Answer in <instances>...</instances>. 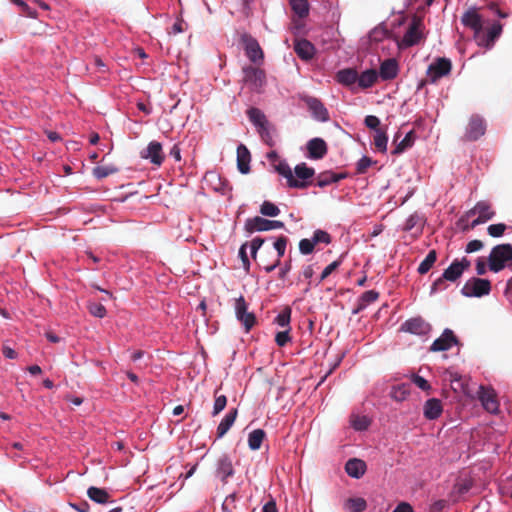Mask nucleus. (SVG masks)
Instances as JSON below:
<instances>
[{"mask_svg":"<svg viewBox=\"0 0 512 512\" xmlns=\"http://www.w3.org/2000/svg\"><path fill=\"white\" fill-rule=\"evenodd\" d=\"M512 261V245L509 243L499 244L492 248L488 257L489 269L498 273Z\"/></svg>","mask_w":512,"mask_h":512,"instance_id":"obj_1","label":"nucleus"},{"mask_svg":"<svg viewBox=\"0 0 512 512\" xmlns=\"http://www.w3.org/2000/svg\"><path fill=\"white\" fill-rule=\"evenodd\" d=\"M243 82L249 89V92L262 94L264 93V86L266 84V75L264 70L259 66L247 65L243 67Z\"/></svg>","mask_w":512,"mask_h":512,"instance_id":"obj_2","label":"nucleus"},{"mask_svg":"<svg viewBox=\"0 0 512 512\" xmlns=\"http://www.w3.org/2000/svg\"><path fill=\"white\" fill-rule=\"evenodd\" d=\"M486 130V120L478 114H472L467 120L461 139L464 142L477 141L485 135Z\"/></svg>","mask_w":512,"mask_h":512,"instance_id":"obj_3","label":"nucleus"},{"mask_svg":"<svg viewBox=\"0 0 512 512\" xmlns=\"http://www.w3.org/2000/svg\"><path fill=\"white\" fill-rule=\"evenodd\" d=\"M240 42L243 45L245 55L253 64L259 66L263 63L264 52L257 39L248 33H243Z\"/></svg>","mask_w":512,"mask_h":512,"instance_id":"obj_4","label":"nucleus"},{"mask_svg":"<svg viewBox=\"0 0 512 512\" xmlns=\"http://www.w3.org/2000/svg\"><path fill=\"white\" fill-rule=\"evenodd\" d=\"M490 292V280L477 277L468 279L461 289V293L466 297H483Z\"/></svg>","mask_w":512,"mask_h":512,"instance_id":"obj_5","label":"nucleus"},{"mask_svg":"<svg viewBox=\"0 0 512 512\" xmlns=\"http://www.w3.org/2000/svg\"><path fill=\"white\" fill-rule=\"evenodd\" d=\"M234 308L237 320L244 326L245 332H249L256 324V316L248 312V304L242 295L235 300Z\"/></svg>","mask_w":512,"mask_h":512,"instance_id":"obj_6","label":"nucleus"},{"mask_svg":"<svg viewBox=\"0 0 512 512\" xmlns=\"http://www.w3.org/2000/svg\"><path fill=\"white\" fill-rule=\"evenodd\" d=\"M461 23L474 31L475 39L483 30V17L477 7H470L461 17Z\"/></svg>","mask_w":512,"mask_h":512,"instance_id":"obj_7","label":"nucleus"},{"mask_svg":"<svg viewBox=\"0 0 512 512\" xmlns=\"http://www.w3.org/2000/svg\"><path fill=\"white\" fill-rule=\"evenodd\" d=\"M470 265L471 262L466 257H463L461 260H454L450 266L444 270L442 274L443 279L455 282L462 276L463 272L470 267Z\"/></svg>","mask_w":512,"mask_h":512,"instance_id":"obj_8","label":"nucleus"},{"mask_svg":"<svg viewBox=\"0 0 512 512\" xmlns=\"http://www.w3.org/2000/svg\"><path fill=\"white\" fill-rule=\"evenodd\" d=\"M502 29V25L499 22H494L491 27L487 29L486 33L481 32L479 36H477L476 41L478 45L490 49L500 37Z\"/></svg>","mask_w":512,"mask_h":512,"instance_id":"obj_9","label":"nucleus"},{"mask_svg":"<svg viewBox=\"0 0 512 512\" xmlns=\"http://www.w3.org/2000/svg\"><path fill=\"white\" fill-rule=\"evenodd\" d=\"M430 330V324L421 317L408 319L401 325V331L415 335H426Z\"/></svg>","mask_w":512,"mask_h":512,"instance_id":"obj_10","label":"nucleus"},{"mask_svg":"<svg viewBox=\"0 0 512 512\" xmlns=\"http://www.w3.org/2000/svg\"><path fill=\"white\" fill-rule=\"evenodd\" d=\"M458 343L459 341L453 331L447 328L443 331L442 335L432 343L430 350L433 352L447 351Z\"/></svg>","mask_w":512,"mask_h":512,"instance_id":"obj_11","label":"nucleus"},{"mask_svg":"<svg viewBox=\"0 0 512 512\" xmlns=\"http://www.w3.org/2000/svg\"><path fill=\"white\" fill-rule=\"evenodd\" d=\"M479 400L484 409L489 413H497L499 410V403L493 389L480 386Z\"/></svg>","mask_w":512,"mask_h":512,"instance_id":"obj_12","label":"nucleus"},{"mask_svg":"<svg viewBox=\"0 0 512 512\" xmlns=\"http://www.w3.org/2000/svg\"><path fill=\"white\" fill-rule=\"evenodd\" d=\"M307 107L311 116L320 122H327L330 119L329 112L325 105L318 98H306Z\"/></svg>","mask_w":512,"mask_h":512,"instance_id":"obj_13","label":"nucleus"},{"mask_svg":"<svg viewBox=\"0 0 512 512\" xmlns=\"http://www.w3.org/2000/svg\"><path fill=\"white\" fill-rule=\"evenodd\" d=\"M216 475L226 483L229 477L234 475L232 460L228 455H222L217 460Z\"/></svg>","mask_w":512,"mask_h":512,"instance_id":"obj_14","label":"nucleus"},{"mask_svg":"<svg viewBox=\"0 0 512 512\" xmlns=\"http://www.w3.org/2000/svg\"><path fill=\"white\" fill-rule=\"evenodd\" d=\"M419 27L420 21L414 19L402 38V44L405 47H411L420 42L422 34Z\"/></svg>","mask_w":512,"mask_h":512,"instance_id":"obj_15","label":"nucleus"},{"mask_svg":"<svg viewBox=\"0 0 512 512\" xmlns=\"http://www.w3.org/2000/svg\"><path fill=\"white\" fill-rule=\"evenodd\" d=\"M142 157L149 159L151 163L160 166L164 160L161 143L151 141L148 144L146 151L142 154Z\"/></svg>","mask_w":512,"mask_h":512,"instance_id":"obj_16","label":"nucleus"},{"mask_svg":"<svg viewBox=\"0 0 512 512\" xmlns=\"http://www.w3.org/2000/svg\"><path fill=\"white\" fill-rule=\"evenodd\" d=\"M276 171L286 178L287 185L291 188L297 189H305L306 183L299 182L293 175L290 166L286 162H279L278 165L275 166Z\"/></svg>","mask_w":512,"mask_h":512,"instance_id":"obj_17","label":"nucleus"},{"mask_svg":"<svg viewBox=\"0 0 512 512\" xmlns=\"http://www.w3.org/2000/svg\"><path fill=\"white\" fill-rule=\"evenodd\" d=\"M477 215L485 222L491 220L495 216V211L492 209L491 204L487 201H479L476 205L467 212V216Z\"/></svg>","mask_w":512,"mask_h":512,"instance_id":"obj_18","label":"nucleus"},{"mask_svg":"<svg viewBox=\"0 0 512 512\" xmlns=\"http://www.w3.org/2000/svg\"><path fill=\"white\" fill-rule=\"evenodd\" d=\"M336 79L339 83L351 88L353 92H357L358 73L355 69H343L337 72Z\"/></svg>","mask_w":512,"mask_h":512,"instance_id":"obj_19","label":"nucleus"},{"mask_svg":"<svg viewBox=\"0 0 512 512\" xmlns=\"http://www.w3.org/2000/svg\"><path fill=\"white\" fill-rule=\"evenodd\" d=\"M307 150L311 159H321L327 154V144L322 138H313L307 143Z\"/></svg>","mask_w":512,"mask_h":512,"instance_id":"obj_20","label":"nucleus"},{"mask_svg":"<svg viewBox=\"0 0 512 512\" xmlns=\"http://www.w3.org/2000/svg\"><path fill=\"white\" fill-rule=\"evenodd\" d=\"M451 62L446 58H438L433 64L430 65L428 72L434 80L447 75L451 71Z\"/></svg>","mask_w":512,"mask_h":512,"instance_id":"obj_21","label":"nucleus"},{"mask_svg":"<svg viewBox=\"0 0 512 512\" xmlns=\"http://www.w3.org/2000/svg\"><path fill=\"white\" fill-rule=\"evenodd\" d=\"M366 468V463L358 458L349 459L345 464L346 473L356 479L361 478L365 474Z\"/></svg>","mask_w":512,"mask_h":512,"instance_id":"obj_22","label":"nucleus"},{"mask_svg":"<svg viewBox=\"0 0 512 512\" xmlns=\"http://www.w3.org/2000/svg\"><path fill=\"white\" fill-rule=\"evenodd\" d=\"M244 228L248 233L269 231L270 220L262 218L260 216L248 218L245 222Z\"/></svg>","mask_w":512,"mask_h":512,"instance_id":"obj_23","label":"nucleus"},{"mask_svg":"<svg viewBox=\"0 0 512 512\" xmlns=\"http://www.w3.org/2000/svg\"><path fill=\"white\" fill-rule=\"evenodd\" d=\"M251 155L248 148L240 144L237 147V168L242 174H247L250 171Z\"/></svg>","mask_w":512,"mask_h":512,"instance_id":"obj_24","label":"nucleus"},{"mask_svg":"<svg viewBox=\"0 0 512 512\" xmlns=\"http://www.w3.org/2000/svg\"><path fill=\"white\" fill-rule=\"evenodd\" d=\"M294 50L302 60L312 59L315 53V47L306 39L297 40L294 44Z\"/></svg>","mask_w":512,"mask_h":512,"instance_id":"obj_25","label":"nucleus"},{"mask_svg":"<svg viewBox=\"0 0 512 512\" xmlns=\"http://www.w3.org/2000/svg\"><path fill=\"white\" fill-rule=\"evenodd\" d=\"M443 412L442 403L437 398L428 399L424 404V416L429 420L437 419Z\"/></svg>","mask_w":512,"mask_h":512,"instance_id":"obj_26","label":"nucleus"},{"mask_svg":"<svg viewBox=\"0 0 512 512\" xmlns=\"http://www.w3.org/2000/svg\"><path fill=\"white\" fill-rule=\"evenodd\" d=\"M397 71V61L393 58H389L381 63L378 77L380 76L384 80L393 79L396 77Z\"/></svg>","mask_w":512,"mask_h":512,"instance_id":"obj_27","label":"nucleus"},{"mask_svg":"<svg viewBox=\"0 0 512 512\" xmlns=\"http://www.w3.org/2000/svg\"><path fill=\"white\" fill-rule=\"evenodd\" d=\"M237 414V409H232L224 416L217 427L218 438H222L229 431L237 418Z\"/></svg>","mask_w":512,"mask_h":512,"instance_id":"obj_28","label":"nucleus"},{"mask_svg":"<svg viewBox=\"0 0 512 512\" xmlns=\"http://www.w3.org/2000/svg\"><path fill=\"white\" fill-rule=\"evenodd\" d=\"M287 243H288V239L285 236H279L276 239V241L274 242V248L277 251L278 257H277V260L273 264L265 267V271L267 273L272 272L280 264V259L285 254Z\"/></svg>","mask_w":512,"mask_h":512,"instance_id":"obj_29","label":"nucleus"},{"mask_svg":"<svg viewBox=\"0 0 512 512\" xmlns=\"http://www.w3.org/2000/svg\"><path fill=\"white\" fill-rule=\"evenodd\" d=\"M346 177L345 174H336L332 171H324L320 173L316 178V185L318 187H325L332 183H336Z\"/></svg>","mask_w":512,"mask_h":512,"instance_id":"obj_30","label":"nucleus"},{"mask_svg":"<svg viewBox=\"0 0 512 512\" xmlns=\"http://www.w3.org/2000/svg\"><path fill=\"white\" fill-rule=\"evenodd\" d=\"M378 79V73L375 69H369L358 74L357 89H365L371 87Z\"/></svg>","mask_w":512,"mask_h":512,"instance_id":"obj_31","label":"nucleus"},{"mask_svg":"<svg viewBox=\"0 0 512 512\" xmlns=\"http://www.w3.org/2000/svg\"><path fill=\"white\" fill-rule=\"evenodd\" d=\"M294 172H295V175L298 178L297 180L299 182L306 183V188L310 184L309 179H311L315 174L314 169L311 167H308L306 165V163H300V164L296 165Z\"/></svg>","mask_w":512,"mask_h":512,"instance_id":"obj_32","label":"nucleus"},{"mask_svg":"<svg viewBox=\"0 0 512 512\" xmlns=\"http://www.w3.org/2000/svg\"><path fill=\"white\" fill-rule=\"evenodd\" d=\"M247 115H248L249 120L256 126L257 130L268 125L266 116L258 108H255V107L249 108L247 110Z\"/></svg>","mask_w":512,"mask_h":512,"instance_id":"obj_33","label":"nucleus"},{"mask_svg":"<svg viewBox=\"0 0 512 512\" xmlns=\"http://www.w3.org/2000/svg\"><path fill=\"white\" fill-rule=\"evenodd\" d=\"M379 293L375 290L365 291L358 300L357 308L354 313L364 310L369 304L377 301Z\"/></svg>","mask_w":512,"mask_h":512,"instance_id":"obj_34","label":"nucleus"},{"mask_svg":"<svg viewBox=\"0 0 512 512\" xmlns=\"http://www.w3.org/2000/svg\"><path fill=\"white\" fill-rule=\"evenodd\" d=\"M87 495L92 501L99 504L107 503L110 498L109 493L105 489L94 486L88 488Z\"/></svg>","mask_w":512,"mask_h":512,"instance_id":"obj_35","label":"nucleus"},{"mask_svg":"<svg viewBox=\"0 0 512 512\" xmlns=\"http://www.w3.org/2000/svg\"><path fill=\"white\" fill-rule=\"evenodd\" d=\"M410 394V385L407 383H402L392 387L390 392V396L395 401L401 402L404 401L408 395Z\"/></svg>","mask_w":512,"mask_h":512,"instance_id":"obj_36","label":"nucleus"},{"mask_svg":"<svg viewBox=\"0 0 512 512\" xmlns=\"http://www.w3.org/2000/svg\"><path fill=\"white\" fill-rule=\"evenodd\" d=\"M266 434L262 429L253 430L248 437V445L251 450H258L265 438Z\"/></svg>","mask_w":512,"mask_h":512,"instance_id":"obj_37","label":"nucleus"},{"mask_svg":"<svg viewBox=\"0 0 512 512\" xmlns=\"http://www.w3.org/2000/svg\"><path fill=\"white\" fill-rule=\"evenodd\" d=\"M350 423L356 431H364L370 426L371 420L365 415L352 414Z\"/></svg>","mask_w":512,"mask_h":512,"instance_id":"obj_38","label":"nucleus"},{"mask_svg":"<svg viewBox=\"0 0 512 512\" xmlns=\"http://www.w3.org/2000/svg\"><path fill=\"white\" fill-rule=\"evenodd\" d=\"M388 136L383 129H376L373 136V143L379 152L385 153L387 151Z\"/></svg>","mask_w":512,"mask_h":512,"instance_id":"obj_39","label":"nucleus"},{"mask_svg":"<svg viewBox=\"0 0 512 512\" xmlns=\"http://www.w3.org/2000/svg\"><path fill=\"white\" fill-rule=\"evenodd\" d=\"M437 260V253L435 250H430L425 259L418 266V273L421 275L426 274L435 264Z\"/></svg>","mask_w":512,"mask_h":512,"instance_id":"obj_40","label":"nucleus"},{"mask_svg":"<svg viewBox=\"0 0 512 512\" xmlns=\"http://www.w3.org/2000/svg\"><path fill=\"white\" fill-rule=\"evenodd\" d=\"M415 140L414 131L408 132L405 137L396 145L395 149L392 151V154L398 155L403 153L406 149L410 148Z\"/></svg>","mask_w":512,"mask_h":512,"instance_id":"obj_41","label":"nucleus"},{"mask_svg":"<svg viewBox=\"0 0 512 512\" xmlns=\"http://www.w3.org/2000/svg\"><path fill=\"white\" fill-rule=\"evenodd\" d=\"M117 172L118 169L114 166H96L92 170L93 176L98 180L104 179Z\"/></svg>","mask_w":512,"mask_h":512,"instance_id":"obj_42","label":"nucleus"},{"mask_svg":"<svg viewBox=\"0 0 512 512\" xmlns=\"http://www.w3.org/2000/svg\"><path fill=\"white\" fill-rule=\"evenodd\" d=\"M345 505L352 512H363L367 508L366 500L361 497L349 498Z\"/></svg>","mask_w":512,"mask_h":512,"instance_id":"obj_43","label":"nucleus"},{"mask_svg":"<svg viewBox=\"0 0 512 512\" xmlns=\"http://www.w3.org/2000/svg\"><path fill=\"white\" fill-rule=\"evenodd\" d=\"M293 11L299 17H305L309 13V6L307 0H290Z\"/></svg>","mask_w":512,"mask_h":512,"instance_id":"obj_44","label":"nucleus"},{"mask_svg":"<svg viewBox=\"0 0 512 512\" xmlns=\"http://www.w3.org/2000/svg\"><path fill=\"white\" fill-rule=\"evenodd\" d=\"M260 213L268 217H276L280 213V209L270 201H264L260 206Z\"/></svg>","mask_w":512,"mask_h":512,"instance_id":"obj_45","label":"nucleus"},{"mask_svg":"<svg viewBox=\"0 0 512 512\" xmlns=\"http://www.w3.org/2000/svg\"><path fill=\"white\" fill-rule=\"evenodd\" d=\"M291 319V308L285 307L275 318V322L281 327H288Z\"/></svg>","mask_w":512,"mask_h":512,"instance_id":"obj_46","label":"nucleus"},{"mask_svg":"<svg viewBox=\"0 0 512 512\" xmlns=\"http://www.w3.org/2000/svg\"><path fill=\"white\" fill-rule=\"evenodd\" d=\"M217 392H218V390H216L214 393L215 401H214V406H213V411H212L213 416L218 415L226 407V404H227V397L225 395L218 396Z\"/></svg>","mask_w":512,"mask_h":512,"instance_id":"obj_47","label":"nucleus"},{"mask_svg":"<svg viewBox=\"0 0 512 512\" xmlns=\"http://www.w3.org/2000/svg\"><path fill=\"white\" fill-rule=\"evenodd\" d=\"M506 229L507 226L504 223L491 224L488 226L487 232L491 237L498 238L505 233Z\"/></svg>","mask_w":512,"mask_h":512,"instance_id":"obj_48","label":"nucleus"},{"mask_svg":"<svg viewBox=\"0 0 512 512\" xmlns=\"http://www.w3.org/2000/svg\"><path fill=\"white\" fill-rule=\"evenodd\" d=\"M312 240L315 245L319 243L330 244L331 236L326 231L318 229L314 231Z\"/></svg>","mask_w":512,"mask_h":512,"instance_id":"obj_49","label":"nucleus"},{"mask_svg":"<svg viewBox=\"0 0 512 512\" xmlns=\"http://www.w3.org/2000/svg\"><path fill=\"white\" fill-rule=\"evenodd\" d=\"M236 500H237L236 493H232V494L228 495L222 504V511L223 512H234V510L237 508Z\"/></svg>","mask_w":512,"mask_h":512,"instance_id":"obj_50","label":"nucleus"},{"mask_svg":"<svg viewBox=\"0 0 512 512\" xmlns=\"http://www.w3.org/2000/svg\"><path fill=\"white\" fill-rule=\"evenodd\" d=\"M376 162L373 161L370 157L368 156H363L358 162H357V173L358 174H364L366 173L367 169L375 164Z\"/></svg>","mask_w":512,"mask_h":512,"instance_id":"obj_51","label":"nucleus"},{"mask_svg":"<svg viewBox=\"0 0 512 512\" xmlns=\"http://www.w3.org/2000/svg\"><path fill=\"white\" fill-rule=\"evenodd\" d=\"M473 486V483L470 479H462L460 481H458L455 486H454V490L458 493V494H465L467 493Z\"/></svg>","mask_w":512,"mask_h":512,"instance_id":"obj_52","label":"nucleus"},{"mask_svg":"<svg viewBox=\"0 0 512 512\" xmlns=\"http://www.w3.org/2000/svg\"><path fill=\"white\" fill-rule=\"evenodd\" d=\"M257 131L264 143H266L270 147H273L275 145V141L268 128V125L258 129Z\"/></svg>","mask_w":512,"mask_h":512,"instance_id":"obj_53","label":"nucleus"},{"mask_svg":"<svg viewBox=\"0 0 512 512\" xmlns=\"http://www.w3.org/2000/svg\"><path fill=\"white\" fill-rule=\"evenodd\" d=\"M315 244L312 239L304 238L299 242V250L303 255L311 254L314 250Z\"/></svg>","mask_w":512,"mask_h":512,"instance_id":"obj_54","label":"nucleus"},{"mask_svg":"<svg viewBox=\"0 0 512 512\" xmlns=\"http://www.w3.org/2000/svg\"><path fill=\"white\" fill-rule=\"evenodd\" d=\"M411 381L422 391H429L431 389V385L429 384V382L425 378L417 374L412 375Z\"/></svg>","mask_w":512,"mask_h":512,"instance_id":"obj_55","label":"nucleus"},{"mask_svg":"<svg viewBox=\"0 0 512 512\" xmlns=\"http://www.w3.org/2000/svg\"><path fill=\"white\" fill-rule=\"evenodd\" d=\"M89 312L99 318H103L106 315V308L100 303H92L89 305Z\"/></svg>","mask_w":512,"mask_h":512,"instance_id":"obj_56","label":"nucleus"},{"mask_svg":"<svg viewBox=\"0 0 512 512\" xmlns=\"http://www.w3.org/2000/svg\"><path fill=\"white\" fill-rule=\"evenodd\" d=\"M340 264L341 261L336 260L330 263L327 267H325V269L322 271L320 275L319 283L325 280L329 275H331L340 266Z\"/></svg>","mask_w":512,"mask_h":512,"instance_id":"obj_57","label":"nucleus"},{"mask_svg":"<svg viewBox=\"0 0 512 512\" xmlns=\"http://www.w3.org/2000/svg\"><path fill=\"white\" fill-rule=\"evenodd\" d=\"M290 341L291 337L289 330L280 331L275 336V342L280 347H284Z\"/></svg>","mask_w":512,"mask_h":512,"instance_id":"obj_58","label":"nucleus"},{"mask_svg":"<svg viewBox=\"0 0 512 512\" xmlns=\"http://www.w3.org/2000/svg\"><path fill=\"white\" fill-rule=\"evenodd\" d=\"M213 177L217 178L219 184L214 186V190L221 192V194L225 195L228 192L232 190L230 184L226 180H222L217 175H212Z\"/></svg>","mask_w":512,"mask_h":512,"instance_id":"obj_59","label":"nucleus"},{"mask_svg":"<svg viewBox=\"0 0 512 512\" xmlns=\"http://www.w3.org/2000/svg\"><path fill=\"white\" fill-rule=\"evenodd\" d=\"M247 243H244L240 249H239V258L241 259L242 261V265H243V268L246 270V271H249V268H250V261H249V258H248V255H247V252H246V249H247Z\"/></svg>","mask_w":512,"mask_h":512,"instance_id":"obj_60","label":"nucleus"},{"mask_svg":"<svg viewBox=\"0 0 512 512\" xmlns=\"http://www.w3.org/2000/svg\"><path fill=\"white\" fill-rule=\"evenodd\" d=\"M420 222V217L417 214H412L408 217V219L405 222L404 230L405 231H411L414 227H416Z\"/></svg>","mask_w":512,"mask_h":512,"instance_id":"obj_61","label":"nucleus"},{"mask_svg":"<svg viewBox=\"0 0 512 512\" xmlns=\"http://www.w3.org/2000/svg\"><path fill=\"white\" fill-rule=\"evenodd\" d=\"M483 246H484V244L482 241L475 239V240L470 241L466 245L465 252L473 253V252L481 250L483 248Z\"/></svg>","mask_w":512,"mask_h":512,"instance_id":"obj_62","label":"nucleus"},{"mask_svg":"<svg viewBox=\"0 0 512 512\" xmlns=\"http://www.w3.org/2000/svg\"><path fill=\"white\" fill-rule=\"evenodd\" d=\"M364 122L368 128L373 129L375 132H376V129H380L379 128L380 120L378 119V117H376L374 115L366 116Z\"/></svg>","mask_w":512,"mask_h":512,"instance_id":"obj_63","label":"nucleus"},{"mask_svg":"<svg viewBox=\"0 0 512 512\" xmlns=\"http://www.w3.org/2000/svg\"><path fill=\"white\" fill-rule=\"evenodd\" d=\"M263 243H264V239L260 238V237H255L251 241L250 249H251V255L253 258L256 257L257 251L259 250V248L262 246Z\"/></svg>","mask_w":512,"mask_h":512,"instance_id":"obj_64","label":"nucleus"}]
</instances>
